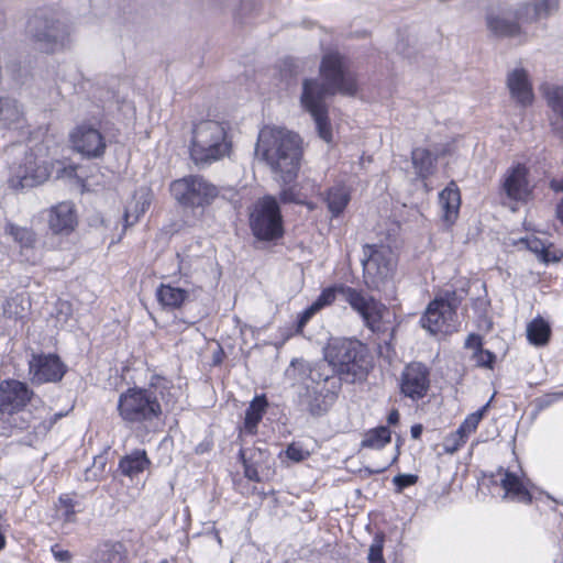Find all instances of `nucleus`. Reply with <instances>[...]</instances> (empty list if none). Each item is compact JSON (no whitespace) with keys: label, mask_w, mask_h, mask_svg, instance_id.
Wrapping results in <instances>:
<instances>
[{"label":"nucleus","mask_w":563,"mask_h":563,"mask_svg":"<svg viewBox=\"0 0 563 563\" xmlns=\"http://www.w3.org/2000/svg\"><path fill=\"white\" fill-rule=\"evenodd\" d=\"M418 481V476L413 474H398L394 477L393 482L397 486L398 492L404 488L415 485Z\"/></svg>","instance_id":"37998d69"},{"label":"nucleus","mask_w":563,"mask_h":563,"mask_svg":"<svg viewBox=\"0 0 563 563\" xmlns=\"http://www.w3.org/2000/svg\"><path fill=\"white\" fill-rule=\"evenodd\" d=\"M151 466V461L144 450H134L122 456L119 461L118 471L130 479L135 478Z\"/></svg>","instance_id":"a878e982"},{"label":"nucleus","mask_w":563,"mask_h":563,"mask_svg":"<svg viewBox=\"0 0 563 563\" xmlns=\"http://www.w3.org/2000/svg\"><path fill=\"white\" fill-rule=\"evenodd\" d=\"M527 176L528 169L525 165L517 164L508 169L504 180V190L509 198L514 200L528 198L531 188Z\"/></svg>","instance_id":"5701e85b"},{"label":"nucleus","mask_w":563,"mask_h":563,"mask_svg":"<svg viewBox=\"0 0 563 563\" xmlns=\"http://www.w3.org/2000/svg\"><path fill=\"white\" fill-rule=\"evenodd\" d=\"M14 156L10 164V183L14 188H32L46 181L51 175L47 162L36 150L18 145L11 147Z\"/></svg>","instance_id":"423d86ee"},{"label":"nucleus","mask_w":563,"mask_h":563,"mask_svg":"<svg viewBox=\"0 0 563 563\" xmlns=\"http://www.w3.org/2000/svg\"><path fill=\"white\" fill-rule=\"evenodd\" d=\"M439 205L443 211L444 220L449 223L454 222L461 206L460 191L454 183H451L439 194Z\"/></svg>","instance_id":"bb28decb"},{"label":"nucleus","mask_w":563,"mask_h":563,"mask_svg":"<svg viewBox=\"0 0 563 563\" xmlns=\"http://www.w3.org/2000/svg\"><path fill=\"white\" fill-rule=\"evenodd\" d=\"M5 234L10 235L21 250L33 249L36 243L35 232L26 227H20L12 222H7L4 227Z\"/></svg>","instance_id":"2f4dec72"},{"label":"nucleus","mask_w":563,"mask_h":563,"mask_svg":"<svg viewBox=\"0 0 563 563\" xmlns=\"http://www.w3.org/2000/svg\"><path fill=\"white\" fill-rule=\"evenodd\" d=\"M506 86L510 98L520 107H529L534 100L532 82L529 73L522 67H516L508 71Z\"/></svg>","instance_id":"aec40b11"},{"label":"nucleus","mask_w":563,"mask_h":563,"mask_svg":"<svg viewBox=\"0 0 563 563\" xmlns=\"http://www.w3.org/2000/svg\"><path fill=\"white\" fill-rule=\"evenodd\" d=\"M398 456H399V451L397 450L395 455L393 456V459L389 462H387L383 467L378 468L376 472L377 473L384 472L388 466H390L398 460Z\"/></svg>","instance_id":"4d7b16f0"},{"label":"nucleus","mask_w":563,"mask_h":563,"mask_svg":"<svg viewBox=\"0 0 563 563\" xmlns=\"http://www.w3.org/2000/svg\"><path fill=\"white\" fill-rule=\"evenodd\" d=\"M29 33L37 47L45 53H55L69 44L67 26L53 19L35 15L27 24Z\"/></svg>","instance_id":"f8f14e48"},{"label":"nucleus","mask_w":563,"mask_h":563,"mask_svg":"<svg viewBox=\"0 0 563 563\" xmlns=\"http://www.w3.org/2000/svg\"><path fill=\"white\" fill-rule=\"evenodd\" d=\"M411 162L419 178L426 179L435 170L437 157L427 148L416 147L411 152Z\"/></svg>","instance_id":"c756f323"},{"label":"nucleus","mask_w":563,"mask_h":563,"mask_svg":"<svg viewBox=\"0 0 563 563\" xmlns=\"http://www.w3.org/2000/svg\"><path fill=\"white\" fill-rule=\"evenodd\" d=\"M76 175V166L69 165L63 168L62 175L63 177L71 178Z\"/></svg>","instance_id":"603ef678"},{"label":"nucleus","mask_w":563,"mask_h":563,"mask_svg":"<svg viewBox=\"0 0 563 563\" xmlns=\"http://www.w3.org/2000/svg\"><path fill=\"white\" fill-rule=\"evenodd\" d=\"M317 312L318 310L314 308L312 303L307 309H305L298 317L296 333H301L303 327Z\"/></svg>","instance_id":"a18cd8bd"},{"label":"nucleus","mask_w":563,"mask_h":563,"mask_svg":"<svg viewBox=\"0 0 563 563\" xmlns=\"http://www.w3.org/2000/svg\"><path fill=\"white\" fill-rule=\"evenodd\" d=\"M217 540L219 543H221V538L217 534Z\"/></svg>","instance_id":"052dcab7"},{"label":"nucleus","mask_w":563,"mask_h":563,"mask_svg":"<svg viewBox=\"0 0 563 563\" xmlns=\"http://www.w3.org/2000/svg\"><path fill=\"white\" fill-rule=\"evenodd\" d=\"M363 280L371 290L383 289L393 278L396 269V256L385 245L365 244L363 246Z\"/></svg>","instance_id":"0eeeda50"},{"label":"nucleus","mask_w":563,"mask_h":563,"mask_svg":"<svg viewBox=\"0 0 563 563\" xmlns=\"http://www.w3.org/2000/svg\"><path fill=\"white\" fill-rule=\"evenodd\" d=\"M267 402L264 397H256L249 406L245 412V419L243 428L240 430V434H255L257 424L262 420L265 412Z\"/></svg>","instance_id":"7c9ffc66"},{"label":"nucleus","mask_w":563,"mask_h":563,"mask_svg":"<svg viewBox=\"0 0 563 563\" xmlns=\"http://www.w3.org/2000/svg\"><path fill=\"white\" fill-rule=\"evenodd\" d=\"M455 308L445 299L431 301L420 319L421 327L431 334L449 333L454 329Z\"/></svg>","instance_id":"4468645a"},{"label":"nucleus","mask_w":563,"mask_h":563,"mask_svg":"<svg viewBox=\"0 0 563 563\" xmlns=\"http://www.w3.org/2000/svg\"><path fill=\"white\" fill-rule=\"evenodd\" d=\"M52 553L54 558L62 563H70L73 558L68 550L58 549L56 545L52 548Z\"/></svg>","instance_id":"09e8293b"},{"label":"nucleus","mask_w":563,"mask_h":563,"mask_svg":"<svg viewBox=\"0 0 563 563\" xmlns=\"http://www.w3.org/2000/svg\"><path fill=\"white\" fill-rule=\"evenodd\" d=\"M117 410L122 421L130 426H146L158 420L163 413L156 390L130 387L120 394Z\"/></svg>","instance_id":"39448f33"},{"label":"nucleus","mask_w":563,"mask_h":563,"mask_svg":"<svg viewBox=\"0 0 563 563\" xmlns=\"http://www.w3.org/2000/svg\"><path fill=\"white\" fill-rule=\"evenodd\" d=\"M519 244L534 253L538 258L544 263L556 260L555 257H550L547 243L536 236L522 238L520 239Z\"/></svg>","instance_id":"4c0bfd02"},{"label":"nucleus","mask_w":563,"mask_h":563,"mask_svg":"<svg viewBox=\"0 0 563 563\" xmlns=\"http://www.w3.org/2000/svg\"><path fill=\"white\" fill-rule=\"evenodd\" d=\"M410 433H411V437L413 439H419L421 437V433H422V426L421 424L412 426L411 430H410Z\"/></svg>","instance_id":"6e6d98bb"},{"label":"nucleus","mask_w":563,"mask_h":563,"mask_svg":"<svg viewBox=\"0 0 563 563\" xmlns=\"http://www.w3.org/2000/svg\"><path fill=\"white\" fill-rule=\"evenodd\" d=\"M250 227L254 236L262 241H273L283 236V218L273 196H265L254 203L250 214Z\"/></svg>","instance_id":"9b49d317"},{"label":"nucleus","mask_w":563,"mask_h":563,"mask_svg":"<svg viewBox=\"0 0 563 563\" xmlns=\"http://www.w3.org/2000/svg\"><path fill=\"white\" fill-rule=\"evenodd\" d=\"M322 84L330 95L354 96L357 91V79L350 69L346 57L339 52H328L320 64Z\"/></svg>","instance_id":"1a4fd4ad"},{"label":"nucleus","mask_w":563,"mask_h":563,"mask_svg":"<svg viewBox=\"0 0 563 563\" xmlns=\"http://www.w3.org/2000/svg\"><path fill=\"white\" fill-rule=\"evenodd\" d=\"M286 455L294 462H301L309 455L308 451H305L301 446L295 443L290 444L286 450Z\"/></svg>","instance_id":"de8ad7c7"},{"label":"nucleus","mask_w":563,"mask_h":563,"mask_svg":"<svg viewBox=\"0 0 563 563\" xmlns=\"http://www.w3.org/2000/svg\"><path fill=\"white\" fill-rule=\"evenodd\" d=\"M66 373V365L56 354H32L29 375L33 384L59 382Z\"/></svg>","instance_id":"2eb2a0df"},{"label":"nucleus","mask_w":563,"mask_h":563,"mask_svg":"<svg viewBox=\"0 0 563 563\" xmlns=\"http://www.w3.org/2000/svg\"><path fill=\"white\" fill-rule=\"evenodd\" d=\"M500 485L505 489V497L510 496L511 498L522 503L531 501L530 493L525 487L520 477L515 473L504 471L503 477L500 479Z\"/></svg>","instance_id":"c85d7f7f"},{"label":"nucleus","mask_w":563,"mask_h":563,"mask_svg":"<svg viewBox=\"0 0 563 563\" xmlns=\"http://www.w3.org/2000/svg\"><path fill=\"white\" fill-rule=\"evenodd\" d=\"M336 296H341L352 310L360 314L368 329L374 332L380 331V323L384 314L387 312V308L373 296L366 295L360 289L344 284H336L323 289L312 305L320 311L322 308L330 306Z\"/></svg>","instance_id":"20e7f679"},{"label":"nucleus","mask_w":563,"mask_h":563,"mask_svg":"<svg viewBox=\"0 0 563 563\" xmlns=\"http://www.w3.org/2000/svg\"><path fill=\"white\" fill-rule=\"evenodd\" d=\"M550 325L542 318H536L527 325V336L530 343L543 345L550 338Z\"/></svg>","instance_id":"f704fd0d"},{"label":"nucleus","mask_w":563,"mask_h":563,"mask_svg":"<svg viewBox=\"0 0 563 563\" xmlns=\"http://www.w3.org/2000/svg\"><path fill=\"white\" fill-rule=\"evenodd\" d=\"M245 454H246L245 450H241L240 451V456H241V460H242L243 465H244L245 477L249 478L250 481H253V482H260L261 479H260V475H258V472H257L256 467H254L249 462V460L246 459Z\"/></svg>","instance_id":"c03bdc74"},{"label":"nucleus","mask_w":563,"mask_h":563,"mask_svg":"<svg viewBox=\"0 0 563 563\" xmlns=\"http://www.w3.org/2000/svg\"><path fill=\"white\" fill-rule=\"evenodd\" d=\"M48 228L54 234L68 235L77 225V216L71 202L64 201L48 211Z\"/></svg>","instance_id":"4be33fe9"},{"label":"nucleus","mask_w":563,"mask_h":563,"mask_svg":"<svg viewBox=\"0 0 563 563\" xmlns=\"http://www.w3.org/2000/svg\"><path fill=\"white\" fill-rule=\"evenodd\" d=\"M465 346L476 351L477 349H479L482 346L481 336L477 334H474V333L470 334L465 341Z\"/></svg>","instance_id":"8fccbe9b"},{"label":"nucleus","mask_w":563,"mask_h":563,"mask_svg":"<svg viewBox=\"0 0 563 563\" xmlns=\"http://www.w3.org/2000/svg\"><path fill=\"white\" fill-rule=\"evenodd\" d=\"M485 25L494 37H521L525 35L522 26L514 18L512 8H496L487 10Z\"/></svg>","instance_id":"f3484780"},{"label":"nucleus","mask_w":563,"mask_h":563,"mask_svg":"<svg viewBox=\"0 0 563 563\" xmlns=\"http://www.w3.org/2000/svg\"><path fill=\"white\" fill-rule=\"evenodd\" d=\"M489 405L490 400L477 411L470 413L456 431L444 438L442 446L446 454H454L466 443L468 437L476 431Z\"/></svg>","instance_id":"6ab92c4d"},{"label":"nucleus","mask_w":563,"mask_h":563,"mask_svg":"<svg viewBox=\"0 0 563 563\" xmlns=\"http://www.w3.org/2000/svg\"><path fill=\"white\" fill-rule=\"evenodd\" d=\"M229 125L217 120H202L194 125L190 157L198 166H207L229 156L232 141Z\"/></svg>","instance_id":"7ed1b4c3"},{"label":"nucleus","mask_w":563,"mask_h":563,"mask_svg":"<svg viewBox=\"0 0 563 563\" xmlns=\"http://www.w3.org/2000/svg\"><path fill=\"white\" fill-rule=\"evenodd\" d=\"M550 187L554 191H563V177L561 179H556V178L552 179L550 181Z\"/></svg>","instance_id":"864d4df0"},{"label":"nucleus","mask_w":563,"mask_h":563,"mask_svg":"<svg viewBox=\"0 0 563 563\" xmlns=\"http://www.w3.org/2000/svg\"><path fill=\"white\" fill-rule=\"evenodd\" d=\"M331 96L327 87L316 78L302 80L300 106L312 118L318 135L330 143L332 141V128L329 119L327 97Z\"/></svg>","instance_id":"6e6552de"},{"label":"nucleus","mask_w":563,"mask_h":563,"mask_svg":"<svg viewBox=\"0 0 563 563\" xmlns=\"http://www.w3.org/2000/svg\"><path fill=\"white\" fill-rule=\"evenodd\" d=\"M559 8V0H531L514 8V18L518 23H533L550 16Z\"/></svg>","instance_id":"412c9836"},{"label":"nucleus","mask_w":563,"mask_h":563,"mask_svg":"<svg viewBox=\"0 0 563 563\" xmlns=\"http://www.w3.org/2000/svg\"><path fill=\"white\" fill-rule=\"evenodd\" d=\"M383 548H384V536L377 534L375 536L373 543L368 550V562L369 563H386L383 558Z\"/></svg>","instance_id":"a19ab883"},{"label":"nucleus","mask_w":563,"mask_h":563,"mask_svg":"<svg viewBox=\"0 0 563 563\" xmlns=\"http://www.w3.org/2000/svg\"><path fill=\"white\" fill-rule=\"evenodd\" d=\"M25 310L24 298L21 295L12 296L3 303V316L9 319L23 318Z\"/></svg>","instance_id":"ea45409f"},{"label":"nucleus","mask_w":563,"mask_h":563,"mask_svg":"<svg viewBox=\"0 0 563 563\" xmlns=\"http://www.w3.org/2000/svg\"><path fill=\"white\" fill-rule=\"evenodd\" d=\"M79 506L78 501L75 500L69 495H62L58 498V504L56 505L57 517L63 521L64 525L75 523L77 520V507Z\"/></svg>","instance_id":"e433bc0d"},{"label":"nucleus","mask_w":563,"mask_h":563,"mask_svg":"<svg viewBox=\"0 0 563 563\" xmlns=\"http://www.w3.org/2000/svg\"><path fill=\"white\" fill-rule=\"evenodd\" d=\"M174 199L186 208H203L213 202L220 190L200 175H188L172 181L169 187Z\"/></svg>","instance_id":"9d476101"},{"label":"nucleus","mask_w":563,"mask_h":563,"mask_svg":"<svg viewBox=\"0 0 563 563\" xmlns=\"http://www.w3.org/2000/svg\"><path fill=\"white\" fill-rule=\"evenodd\" d=\"M308 375L313 382L327 380L331 373H286L291 380H301Z\"/></svg>","instance_id":"49530a36"},{"label":"nucleus","mask_w":563,"mask_h":563,"mask_svg":"<svg viewBox=\"0 0 563 563\" xmlns=\"http://www.w3.org/2000/svg\"><path fill=\"white\" fill-rule=\"evenodd\" d=\"M156 298L163 308L176 309L189 298V292L169 284H162L156 290Z\"/></svg>","instance_id":"cd10ccee"},{"label":"nucleus","mask_w":563,"mask_h":563,"mask_svg":"<svg viewBox=\"0 0 563 563\" xmlns=\"http://www.w3.org/2000/svg\"><path fill=\"white\" fill-rule=\"evenodd\" d=\"M255 154L284 184H290L297 177L301 156L300 139L287 129L264 126L258 133Z\"/></svg>","instance_id":"f257e3e1"},{"label":"nucleus","mask_w":563,"mask_h":563,"mask_svg":"<svg viewBox=\"0 0 563 563\" xmlns=\"http://www.w3.org/2000/svg\"><path fill=\"white\" fill-rule=\"evenodd\" d=\"M69 141L74 151L86 158L102 157L107 142L103 134L92 124L82 123L69 133Z\"/></svg>","instance_id":"ddd939ff"},{"label":"nucleus","mask_w":563,"mask_h":563,"mask_svg":"<svg viewBox=\"0 0 563 563\" xmlns=\"http://www.w3.org/2000/svg\"><path fill=\"white\" fill-rule=\"evenodd\" d=\"M473 358L477 366L492 369L496 360V355L488 350H483L481 346L474 351Z\"/></svg>","instance_id":"79ce46f5"},{"label":"nucleus","mask_w":563,"mask_h":563,"mask_svg":"<svg viewBox=\"0 0 563 563\" xmlns=\"http://www.w3.org/2000/svg\"><path fill=\"white\" fill-rule=\"evenodd\" d=\"M429 369L420 362H412L405 366L400 377L401 393L412 399L423 398L429 389Z\"/></svg>","instance_id":"a211bd4d"},{"label":"nucleus","mask_w":563,"mask_h":563,"mask_svg":"<svg viewBox=\"0 0 563 563\" xmlns=\"http://www.w3.org/2000/svg\"><path fill=\"white\" fill-rule=\"evenodd\" d=\"M324 202L332 218L340 217L351 200V189L344 184H335L324 192Z\"/></svg>","instance_id":"393cba45"},{"label":"nucleus","mask_w":563,"mask_h":563,"mask_svg":"<svg viewBox=\"0 0 563 563\" xmlns=\"http://www.w3.org/2000/svg\"><path fill=\"white\" fill-rule=\"evenodd\" d=\"M387 421L389 424H396L399 421V412L398 410L394 409L389 412L387 417Z\"/></svg>","instance_id":"5fc2aeb1"},{"label":"nucleus","mask_w":563,"mask_h":563,"mask_svg":"<svg viewBox=\"0 0 563 563\" xmlns=\"http://www.w3.org/2000/svg\"><path fill=\"white\" fill-rule=\"evenodd\" d=\"M311 415L320 416L328 410V405L320 393L316 389H307V394L302 399Z\"/></svg>","instance_id":"58836bf2"},{"label":"nucleus","mask_w":563,"mask_h":563,"mask_svg":"<svg viewBox=\"0 0 563 563\" xmlns=\"http://www.w3.org/2000/svg\"><path fill=\"white\" fill-rule=\"evenodd\" d=\"M292 194L289 190H283L280 192V200L284 202H290L292 201Z\"/></svg>","instance_id":"13d9d810"},{"label":"nucleus","mask_w":563,"mask_h":563,"mask_svg":"<svg viewBox=\"0 0 563 563\" xmlns=\"http://www.w3.org/2000/svg\"><path fill=\"white\" fill-rule=\"evenodd\" d=\"M24 112L16 100L5 98V102L0 111V126L11 128L20 125L23 121Z\"/></svg>","instance_id":"473e14b6"},{"label":"nucleus","mask_w":563,"mask_h":563,"mask_svg":"<svg viewBox=\"0 0 563 563\" xmlns=\"http://www.w3.org/2000/svg\"><path fill=\"white\" fill-rule=\"evenodd\" d=\"M104 547L106 550L103 551V554L107 556L109 563H112L113 561L120 558L118 551L114 549V545L106 544Z\"/></svg>","instance_id":"3c124183"},{"label":"nucleus","mask_w":563,"mask_h":563,"mask_svg":"<svg viewBox=\"0 0 563 563\" xmlns=\"http://www.w3.org/2000/svg\"><path fill=\"white\" fill-rule=\"evenodd\" d=\"M540 91L553 112L552 130L563 140V86L545 82L540 86Z\"/></svg>","instance_id":"b1692460"},{"label":"nucleus","mask_w":563,"mask_h":563,"mask_svg":"<svg viewBox=\"0 0 563 563\" xmlns=\"http://www.w3.org/2000/svg\"><path fill=\"white\" fill-rule=\"evenodd\" d=\"M134 206H130L124 212V220L126 224H133L140 216L148 209L152 200L151 191L147 189H141L135 195Z\"/></svg>","instance_id":"72a5a7b5"},{"label":"nucleus","mask_w":563,"mask_h":563,"mask_svg":"<svg viewBox=\"0 0 563 563\" xmlns=\"http://www.w3.org/2000/svg\"><path fill=\"white\" fill-rule=\"evenodd\" d=\"M7 540L4 536V530L0 527V552L5 548Z\"/></svg>","instance_id":"bf43d9fd"},{"label":"nucleus","mask_w":563,"mask_h":563,"mask_svg":"<svg viewBox=\"0 0 563 563\" xmlns=\"http://www.w3.org/2000/svg\"><path fill=\"white\" fill-rule=\"evenodd\" d=\"M391 441V432L387 427H378L365 434L362 440V448L380 450Z\"/></svg>","instance_id":"c9c22d12"},{"label":"nucleus","mask_w":563,"mask_h":563,"mask_svg":"<svg viewBox=\"0 0 563 563\" xmlns=\"http://www.w3.org/2000/svg\"><path fill=\"white\" fill-rule=\"evenodd\" d=\"M324 358L341 379L350 383L364 379L372 367L368 347L355 339H330L324 347Z\"/></svg>","instance_id":"f03ea898"},{"label":"nucleus","mask_w":563,"mask_h":563,"mask_svg":"<svg viewBox=\"0 0 563 563\" xmlns=\"http://www.w3.org/2000/svg\"><path fill=\"white\" fill-rule=\"evenodd\" d=\"M33 397L25 383L5 379L0 383V413L13 416L24 409Z\"/></svg>","instance_id":"dca6fc26"},{"label":"nucleus","mask_w":563,"mask_h":563,"mask_svg":"<svg viewBox=\"0 0 563 563\" xmlns=\"http://www.w3.org/2000/svg\"><path fill=\"white\" fill-rule=\"evenodd\" d=\"M159 563H168V562H167V560H163V561H161Z\"/></svg>","instance_id":"680f3d73"}]
</instances>
